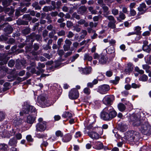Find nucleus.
I'll return each mask as SVG.
<instances>
[{"mask_svg":"<svg viewBox=\"0 0 151 151\" xmlns=\"http://www.w3.org/2000/svg\"><path fill=\"white\" fill-rule=\"evenodd\" d=\"M108 53L111 54L114 52V49L113 47H109L108 48Z\"/></svg>","mask_w":151,"mask_h":151,"instance_id":"40","label":"nucleus"},{"mask_svg":"<svg viewBox=\"0 0 151 151\" xmlns=\"http://www.w3.org/2000/svg\"><path fill=\"white\" fill-rule=\"evenodd\" d=\"M17 143V141L14 138L10 139L9 144L12 146H16Z\"/></svg>","mask_w":151,"mask_h":151,"instance_id":"19","label":"nucleus"},{"mask_svg":"<svg viewBox=\"0 0 151 151\" xmlns=\"http://www.w3.org/2000/svg\"><path fill=\"white\" fill-rule=\"evenodd\" d=\"M43 47L44 49L46 50H47L51 48V47L48 44L43 45Z\"/></svg>","mask_w":151,"mask_h":151,"instance_id":"55","label":"nucleus"},{"mask_svg":"<svg viewBox=\"0 0 151 151\" xmlns=\"http://www.w3.org/2000/svg\"><path fill=\"white\" fill-rule=\"evenodd\" d=\"M14 61L13 60H11L8 63V66L11 67H13L14 64Z\"/></svg>","mask_w":151,"mask_h":151,"instance_id":"46","label":"nucleus"},{"mask_svg":"<svg viewBox=\"0 0 151 151\" xmlns=\"http://www.w3.org/2000/svg\"><path fill=\"white\" fill-rule=\"evenodd\" d=\"M147 76L145 74H144L140 77L139 80L143 81H145L147 80Z\"/></svg>","mask_w":151,"mask_h":151,"instance_id":"35","label":"nucleus"},{"mask_svg":"<svg viewBox=\"0 0 151 151\" xmlns=\"http://www.w3.org/2000/svg\"><path fill=\"white\" fill-rule=\"evenodd\" d=\"M110 89V87L107 85H103L98 87L97 91L100 93L104 94L107 93Z\"/></svg>","mask_w":151,"mask_h":151,"instance_id":"7","label":"nucleus"},{"mask_svg":"<svg viewBox=\"0 0 151 151\" xmlns=\"http://www.w3.org/2000/svg\"><path fill=\"white\" fill-rule=\"evenodd\" d=\"M36 111V110L35 107L27 103H24L22 111L20 112V115L23 116L24 114H29L34 113V114L29 115L27 117V122L32 124L36 120L37 116Z\"/></svg>","mask_w":151,"mask_h":151,"instance_id":"2","label":"nucleus"},{"mask_svg":"<svg viewBox=\"0 0 151 151\" xmlns=\"http://www.w3.org/2000/svg\"><path fill=\"white\" fill-rule=\"evenodd\" d=\"M142 49L144 51L148 53H150L151 52V44H150L148 46H144Z\"/></svg>","mask_w":151,"mask_h":151,"instance_id":"18","label":"nucleus"},{"mask_svg":"<svg viewBox=\"0 0 151 151\" xmlns=\"http://www.w3.org/2000/svg\"><path fill=\"white\" fill-rule=\"evenodd\" d=\"M125 18V15L122 12H119V17L117 18V19L118 20H120L119 18H120L121 20H124Z\"/></svg>","mask_w":151,"mask_h":151,"instance_id":"31","label":"nucleus"},{"mask_svg":"<svg viewBox=\"0 0 151 151\" xmlns=\"http://www.w3.org/2000/svg\"><path fill=\"white\" fill-rule=\"evenodd\" d=\"M4 31L6 34H10L12 32L13 29L10 25H7L4 28Z\"/></svg>","mask_w":151,"mask_h":151,"instance_id":"14","label":"nucleus"},{"mask_svg":"<svg viewBox=\"0 0 151 151\" xmlns=\"http://www.w3.org/2000/svg\"><path fill=\"white\" fill-rule=\"evenodd\" d=\"M71 139V138L70 135H65L64 137L63 138L62 140L63 142H66L70 141Z\"/></svg>","mask_w":151,"mask_h":151,"instance_id":"28","label":"nucleus"},{"mask_svg":"<svg viewBox=\"0 0 151 151\" xmlns=\"http://www.w3.org/2000/svg\"><path fill=\"white\" fill-rule=\"evenodd\" d=\"M38 122L35 126L36 131L37 132L44 131L47 127V122L44 121L41 117L38 119Z\"/></svg>","mask_w":151,"mask_h":151,"instance_id":"5","label":"nucleus"},{"mask_svg":"<svg viewBox=\"0 0 151 151\" xmlns=\"http://www.w3.org/2000/svg\"><path fill=\"white\" fill-rule=\"evenodd\" d=\"M117 115L116 112L111 106L105 108L101 114V118L103 120L108 121L115 117Z\"/></svg>","mask_w":151,"mask_h":151,"instance_id":"3","label":"nucleus"},{"mask_svg":"<svg viewBox=\"0 0 151 151\" xmlns=\"http://www.w3.org/2000/svg\"><path fill=\"white\" fill-rule=\"evenodd\" d=\"M26 122H24V121L22 119H19L18 120H14V124L15 126L19 127L21 128L24 127V124Z\"/></svg>","mask_w":151,"mask_h":151,"instance_id":"12","label":"nucleus"},{"mask_svg":"<svg viewBox=\"0 0 151 151\" xmlns=\"http://www.w3.org/2000/svg\"><path fill=\"white\" fill-rule=\"evenodd\" d=\"M88 134L90 137L93 139H97L100 137L99 134L94 131L88 132Z\"/></svg>","mask_w":151,"mask_h":151,"instance_id":"11","label":"nucleus"},{"mask_svg":"<svg viewBox=\"0 0 151 151\" xmlns=\"http://www.w3.org/2000/svg\"><path fill=\"white\" fill-rule=\"evenodd\" d=\"M93 59L92 57L90 56L88 54H86L84 55V60H87L91 62Z\"/></svg>","mask_w":151,"mask_h":151,"instance_id":"27","label":"nucleus"},{"mask_svg":"<svg viewBox=\"0 0 151 151\" xmlns=\"http://www.w3.org/2000/svg\"><path fill=\"white\" fill-rule=\"evenodd\" d=\"M119 129L121 132H123L126 130L127 128V126L123 124H119L118 127Z\"/></svg>","mask_w":151,"mask_h":151,"instance_id":"17","label":"nucleus"},{"mask_svg":"<svg viewBox=\"0 0 151 151\" xmlns=\"http://www.w3.org/2000/svg\"><path fill=\"white\" fill-rule=\"evenodd\" d=\"M73 25L72 22L70 21H67V26L68 27H70Z\"/></svg>","mask_w":151,"mask_h":151,"instance_id":"59","label":"nucleus"},{"mask_svg":"<svg viewBox=\"0 0 151 151\" xmlns=\"http://www.w3.org/2000/svg\"><path fill=\"white\" fill-rule=\"evenodd\" d=\"M94 59H98V63L101 65L106 64L108 60V58L106 56L101 54L99 55L97 53H94L93 55Z\"/></svg>","mask_w":151,"mask_h":151,"instance_id":"6","label":"nucleus"},{"mask_svg":"<svg viewBox=\"0 0 151 151\" xmlns=\"http://www.w3.org/2000/svg\"><path fill=\"white\" fill-rule=\"evenodd\" d=\"M62 117L65 118H70L72 116V114L68 112H65L62 114Z\"/></svg>","mask_w":151,"mask_h":151,"instance_id":"23","label":"nucleus"},{"mask_svg":"<svg viewBox=\"0 0 151 151\" xmlns=\"http://www.w3.org/2000/svg\"><path fill=\"white\" fill-rule=\"evenodd\" d=\"M132 87L134 88H139L140 87V85H137L135 83H133L132 84Z\"/></svg>","mask_w":151,"mask_h":151,"instance_id":"57","label":"nucleus"},{"mask_svg":"<svg viewBox=\"0 0 151 151\" xmlns=\"http://www.w3.org/2000/svg\"><path fill=\"white\" fill-rule=\"evenodd\" d=\"M15 40L12 38H10L8 41V43L12 44L14 43Z\"/></svg>","mask_w":151,"mask_h":151,"instance_id":"61","label":"nucleus"},{"mask_svg":"<svg viewBox=\"0 0 151 151\" xmlns=\"http://www.w3.org/2000/svg\"><path fill=\"white\" fill-rule=\"evenodd\" d=\"M146 63L148 64H151V55H148L145 57Z\"/></svg>","mask_w":151,"mask_h":151,"instance_id":"22","label":"nucleus"},{"mask_svg":"<svg viewBox=\"0 0 151 151\" xmlns=\"http://www.w3.org/2000/svg\"><path fill=\"white\" fill-rule=\"evenodd\" d=\"M55 135L57 137H62L63 135V134L60 130H58L56 132Z\"/></svg>","mask_w":151,"mask_h":151,"instance_id":"44","label":"nucleus"},{"mask_svg":"<svg viewBox=\"0 0 151 151\" xmlns=\"http://www.w3.org/2000/svg\"><path fill=\"white\" fill-rule=\"evenodd\" d=\"M127 140L131 142H137L140 138V134L138 132L134 131H128L126 134Z\"/></svg>","mask_w":151,"mask_h":151,"instance_id":"4","label":"nucleus"},{"mask_svg":"<svg viewBox=\"0 0 151 151\" xmlns=\"http://www.w3.org/2000/svg\"><path fill=\"white\" fill-rule=\"evenodd\" d=\"M40 100L39 101L40 103L41 104L42 106H49L52 104L53 103L50 101V99H46L43 96H41L40 98Z\"/></svg>","mask_w":151,"mask_h":151,"instance_id":"9","label":"nucleus"},{"mask_svg":"<svg viewBox=\"0 0 151 151\" xmlns=\"http://www.w3.org/2000/svg\"><path fill=\"white\" fill-rule=\"evenodd\" d=\"M146 6L145 4L144 3H142L140 5L139 7L138 8L139 11L142 12L144 10V9L145 8Z\"/></svg>","mask_w":151,"mask_h":151,"instance_id":"32","label":"nucleus"},{"mask_svg":"<svg viewBox=\"0 0 151 151\" xmlns=\"http://www.w3.org/2000/svg\"><path fill=\"white\" fill-rule=\"evenodd\" d=\"M12 0H8V1L5 0L3 1L2 3L3 5L5 6H6L9 5L10 3L12 1Z\"/></svg>","mask_w":151,"mask_h":151,"instance_id":"36","label":"nucleus"},{"mask_svg":"<svg viewBox=\"0 0 151 151\" xmlns=\"http://www.w3.org/2000/svg\"><path fill=\"white\" fill-rule=\"evenodd\" d=\"M113 74V72L111 70H109L106 73V75L109 77L111 76Z\"/></svg>","mask_w":151,"mask_h":151,"instance_id":"52","label":"nucleus"},{"mask_svg":"<svg viewBox=\"0 0 151 151\" xmlns=\"http://www.w3.org/2000/svg\"><path fill=\"white\" fill-rule=\"evenodd\" d=\"M133 66L132 63H129L127 64V68H129L130 71H132L133 69Z\"/></svg>","mask_w":151,"mask_h":151,"instance_id":"45","label":"nucleus"},{"mask_svg":"<svg viewBox=\"0 0 151 151\" xmlns=\"http://www.w3.org/2000/svg\"><path fill=\"white\" fill-rule=\"evenodd\" d=\"M45 66V65L44 63H38V66L37 68L39 70L40 72L42 73L44 72V70L42 69V68H44Z\"/></svg>","mask_w":151,"mask_h":151,"instance_id":"15","label":"nucleus"},{"mask_svg":"<svg viewBox=\"0 0 151 151\" xmlns=\"http://www.w3.org/2000/svg\"><path fill=\"white\" fill-rule=\"evenodd\" d=\"M86 8L85 6H81L79 9L78 12V14H83L86 12Z\"/></svg>","mask_w":151,"mask_h":151,"instance_id":"21","label":"nucleus"},{"mask_svg":"<svg viewBox=\"0 0 151 151\" xmlns=\"http://www.w3.org/2000/svg\"><path fill=\"white\" fill-rule=\"evenodd\" d=\"M120 78L119 77H116L114 80H111L110 82L116 85L119 83V80H120Z\"/></svg>","mask_w":151,"mask_h":151,"instance_id":"29","label":"nucleus"},{"mask_svg":"<svg viewBox=\"0 0 151 151\" xmlns=\"http://www.w3.org/2000/svg\"><path fill=\"white\" fill-rule=\"evenodd\" d=\"M130 13L131 16H134L136 14L135 11L133 9H130Z\"/></svg>","mask_w":151,"mask_h":151,"instance_id":"56","label":"nucleus"},{"mask_svg":"<svg viewBox=\"0 0 151 151\" xmlns=\"http://www.w3.org/2000/svg\"><path fill=\"white\" fill-rule=\"evenodd\" d=\"M69 96L72 99H75L76 98V89H72L69 92Z\"/></svg>","mask_w":151,"mask_h":151,"instance_id":"13","label":"nucleus"},{"mask_svg":"<svg viewBox=\"0 0 151 151\" xmlns=\"http://www.w3.org/2000/svg\"><path fill=\"white\" fill-rule=\"evenodd\" d=\"M133 125L137 126L139 130L144 134L151 132V127L147 123L143 122L139 114H133L131 117Z\"/></svg>","mask_w":151,"mask_h":151,"instance_id":"1","label":"nucleus"},{"mask_svg":"<svg viewBox=\"0 0 151 151\" xmlns=\"http://www.w3.org/2000/svg\"><path fill=\"white\" fill-rule=\"evenodd\" d=\"M118 108L121 111H124L126 109L125 105L122 103H120L118 105Z\"/></svg>","mask_w":151,"mask_h":151,"instance_id":"20","label":"nucleus"},{"mask_svg":"<svg viewBox=\"0 0 151 151\" xmlns=\"http://www.w3.org/2000/svg\"><path fill=\"white\" fill-rule=\"evenodd\" d=\"M78 71L81 74H83V68L81 67H79L78 69Z\"/></svg>","mask_w":151,"mask_h":151,"instance_id":"64","label":"nucleus"},{"mask_svg":"<svg viewBox=\"0 0 151 151\" xmlns=\"http://www.w3.org/2000/svg\"><path fill=\"white\" fill-rule=\"evenodd\" d=\"M24 18H26L27 19L30 20L32 19V18L30 17L29 14H26L24 15L23 16Z\"/></svg>","mask_w":151,"mask_h":151,"instance_id":"48","label":"nucleus"},{"mask_svg":"<svg viewBox=\"0 0 151 151\" xmlns=\"http://www.w3.org/2000/svg\"><path fill=\"white\" fill-rule=\"evenodd\" d=\"M1 19L2 20H6V21H10L12 20V18L10 17H9L7 18L5 20L4 19V16H2L0 17Z\"/></svg>","mask_w":151,"mask_h":151,"instance_id":"50","label":"nucleus"},{"mask_svg":"<svg viewBox=\"0 0 151 151\" xmlns=\"http://www.w3.org/2000/svg\"><path fill=\"white\" fill-rule=\"evenodd\" d=\"M23 33L27 35L30 32V30L29 28H27L23 30Z\"/></svg>","mask_w":151,"mask_h":151,"instance_id":"49","label":"nucleus"},{"mask_svg":"<svg viewBox=\"0 0 151 151\" xmlns=\"http://www.w3.org/2000/svg\"><path fill=\"white\" fill-rule=\"evenodd\" d=\"M135 70L140 74H143L144 73V71L142 70H140L139 68L136 67L135 68Z\"/></svg>","mask_w":151,"mask_h":151,"instance_id":"41","label":"nucleus"},{"mask_svg":"<svg viewBox=\"0 0 151 151\" xmlns=\"http://www.w3.org/2000/svg\"><path fill=\"white\" fill-rule=\"evenodd\" d=\"M84 93L86 95H88L90 93L91 91L88 88H85L83 89Z\"/></svg>","mask_w":151,"mask_h":151,"instance_id":"38","label":"nucleus"},{"mask_svg":"<svg viewBox=\"0 0 151 151\" xmlns=\"http://www.w3.org/2000/svg\"><path fill=\"white\" fill-rule=\"evenodd\" d=\"M65 43L67 45L70 46V45L71 44L72 42L69 40L66 39L65 41Z\"/></svg>","mask_w":151,"mask_h":151,"instance_id":"58","label":"nucleus"},{"mask_svg":"<svg viewBox=\"0 0 151 151\" xmlns=\"http://www.w3.org/2000/svg\"><path fill=\"white\" fill-rule=\"evenodd\" d=\"M58 55L60 56H62L64 53V52L63 50H60L58 51Z\"/></svg>","mask_w":151,"mask_h":151,"instance_id":"60","label":"nucleus"},{"mask_svg":"<svg viewBox=\"0 0 151 151\" xmlns=\"http://www.w3.org/2000/svg\"><path fill=\"white\" fill-rule=\"evenodd\" d=\"M43 10L45 12L51 11L53 9V7L51 6H45L43 8Z\"/></svg>","mask_w":151,"mask_h":151,"instance_id":"30","label":"nucleus"},{"mask_svg":"<svg viewBox=\"0 0 151 151\" xmlns=\"http://www.w3.org/2000/svg\"><path fill=\"white\" fill-rule=\"evenodd\" d=\"M97 24L98 23L97 22H95L94 23L92 22H91L89 23V26L91 28L95 27H96Z\"/></svg>","mask_w":151,"mask_h":151,"instance_id":"43","label":"nucleus"},{"mask_svg":"<svg viewBox=\"0 0 151 151\" xmlns=\"http://www.w3.org/2000/svg\"><path fill=\"white\" fill-rule=\"evenodd\" d=\"M114 100V97L113 96L106 95L103 98L102 101L104 104L110 105Z\"/></svg>","mask_w":151,"mask_h":151,"instance_id":"10","label":"nucleus"},{"mask_svg":"<svg viewBox=\"0 0 151 151\" xmlns=\"http://www.w3.org/2000/svg\"><path fill=\"white\" fill-rule=\"evenodd\" d=\"M15 137L17 139L20 140L22 139V135L21 134L18 133L16 134Z\"/></svg>","mask_w":151,"mask_h":151,"instance_id":"53","label":"nucleus"},{"mask_svg":"<svg viewBox=\"0 0 151 151\" xmlns=\"http://www.w3.org/2000/svg\"><path fill=\"white\" fill-rule=\"evenodd\" d=\"M112 14L114 16H116L119 13V11L117 9L115 8L111 10Z\"/></svg>","mask_w":151,"mask_h":151,"instance_id":"37","label":"nucleus"},{"mask_svg":"<svg viewBox=\"0 0 151 151\" xmlns=\"http://www.w3.org/2000/svg\"><path fill=\"white\" fill-rule=\"evenodd\" d=\"M8 146L4 144L0 145V151H7Z\"/></svg>","mask_w":151,"mask_h":151,"instance_id":"24","label":"nucleus"},{"mask_svg":"<svg viewBox=\"0 0 151 151\" xmlns=\"http://www.w3.org/2000/svg\"><path fill=\"white\" fill-rule=\"evenodd\" d=\"M26 139L27 141L32 142L33 140V139L32 138V136L30 135H27L26 137Z\"/></svg>","mask_w":151,"mask_h":151,"instance_id":"47","label":"nucleus"},{"mask_svg":"<svg viewBox=\"0 0 151 151\" xmlns=\"http://www.w3.org/2000/svg\"><path fill=\"white\" fill-rule=\"evenodd\" d=\"M95 145V148L97 150L101 149L103 148L104 147L103 143L100 142H96Z\"/></svg>","mask_w":151,"mask_h":151,"instance_id":"16","label":"nucleus"},{"mask_svg":"<svg viewBox=\"0 0 151 151\" xmlns=\"http://www.w3.org/2000/svg\"><path fill=\"white\" fill-rule=\"evenodd\" d=\"M50 14L52 17H55L58 15V14L57 12H51Z\"/></svg>","mask_w":151,"mask_h":151,"instance_id":"63","label":"nucleus"},{"mask_svg":"<svg viewBox=\"0 0 151 151\" xmlns=\"http://www.w3.org/2000/svg\"><path fill=\"white\" fill-rule=\"evenodd\" d=\"M87 34V32L86 30H83L81 33V35L80 37L82 39H83Z\"/></svg>","mask_w":151,"mask_h":151,"instance_id":"39","label":"nucleus"},{"mask_svg":"<svg viewBox=\"0 0 151 151\" xmlns=\"http://www.w3.org/2000/svg\"><path fill=\"white\" fill-rule=\"evenodd\" d=\"M70 46L68 45H64L63 46V48L65 51L68 50L70 49Z\"/></svg>","mask_w":151,"mask_h":151,"instance_id":"62","label":"nucleus"},{"mask_svg":"<svg viewBox=\"0 0 151 151\" xmlns=\"http://www.w3.org/2000/svg\"><path fill=\"white\" fill-rule=\"evenodd\" d=\"M142 68L143 69L145 70L147 73H149L150 66L147 64H144L142 65Z\"/></svg>","mask_w":151,"mask_h":151,"instance_id":"34","label":"nucleus"},{"mask_svg":"<svg viewBox=\"0 0 151 151\" xmlns=\"http://www.w3.org/2000/svg\"><path fill=\"white\" fill-rule=\"evenodd\" d=\"M141 27L139 26H137L134 27V32L136 35H139L141 33Z\"/></svg>","mask_w":151,"mask_h":151,"instance_id":"25","label":"nucleus"},{"mask_svg":"<svg viewBox=\"0 0 151 151\" xmlns=\"http://www.w3.org/2000/svg\"><path fill=\"white\" fill-rule=\"evenodd\" d=\"M9 59L8 57H5L2 59H1V62H0V64L1 65L6 64Z\"/></svg>","mask_w":151,"mask_h":151,"instance_id":"33","label":"nucleus"},{"mask_svg":"<svg viewBox=\"0 0 151 151\" xmlns=\"http://www.w3.org/2000/svg\"><path fill=\"white\" fill-rule=\"evenodd\" d=\"M5 114L2 112H0V121L3 120L4 118Z\"/></svg>","mask_w":151,"mask_h":151,"instance_id":"51","label":"nucleus"},{"mask_svg":"<svg viewBox=\"0 0 151 151\" xmlns=\"http://www.w3.org/2000/svg\"><path fill=\"white\" fill-rule=\"evenodd\" d=\"M58 35L60 36H64L65 35V32L64 30H61L58 33Z\"/></svg>","mask_w":151,"mask_h":151,"instance_id":"54","label":"nucleus"},{"mask_svg":"<svg viewBox=\"0 0 151 151\" xmlns=\"http://www.w3.org/2000/svg\"><path fill=\"white\" fill-rule=\"evenodd\" d=\"M106 17L109 21L108 24V27L112 29H115L116 27L115 23L116 21L114 17L112 15L107 16Z\"/></svg>","mask_w":151,"mask_h":151,"instance_id":"8","label":"nucleus"},{"mask_svg":"<svg viewBox=\"0 0 151 151\" xmlns=\"http://www.w3.org/2000/svg\"><path fill=\"white\" fill-rule=\"evenodd\" d=\"M10 12V14H12L14 12V10L13 9H10L9 8H6L5 10V12Z\"/></svg>","mask_w":151,"mask_h":151,"instance_id":"42","label":"nucleus"},{"mask_svg":"<svg viewBox=\"0 0 151 151\" xmlns=\"http://www.w3.org/2000/svg\"><path fill=\"white\" fill-rule=\"evenodd\" d=\"M91 68L90 67H89L83 69V74H88L90 73L91 71Z\"/></svg>","mask_w":151,"mask_h":151,"instance_id":"26","label":"nucleus"}]
</instances>
